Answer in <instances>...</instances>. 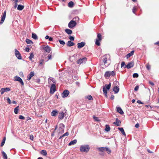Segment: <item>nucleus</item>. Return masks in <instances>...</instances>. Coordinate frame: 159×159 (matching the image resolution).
<instances>
[{
  "label": "nucleus",
  "instance_id": "nucleus-11",
  "mask_svg": "<svg viewBox=\"0 0 159 159\" xmlns=\"http://www.w3.org/2000/svg\"><path fill=\"white\" fill-rule=\"evenodd\" d=\"M15 55L16 57L18 59H21L22 58V57L19 52L16 49H15Z\"/></svg>",
  "mask_w": 159,
  "mask_h": 159
},
{
  "label": "nucleus",
  "instance_id": "nucleus-55",
  "mask_svg": "<svg viewBox=\"0 0 159 159\" xmlns=\"http://www.w3.org/2000/svg\"><path fill=\"white\" fill-rule=\"evenodd\" d=\"M146 67L148 70H149L150 69V67L148 64H147L146 65Z\"/></svg>",
  "mask_w": 159,
  "mask_h": 159
},
{
  "label": "nucleus",
  "instance_id": "nucleus-34",
  "mask_svg": "<svg viewBox=\"0 0 159 159\" xmlns=\"http://www.w3.org/2000/svg\"><path fill=\"white\" fill-rule=\"evenodd\" d=\"M110 128L109 126L107 125H106L105 130L107 132H108L110 130Z\"/></svg>",
  "mask_w": 159,
  "mask_h": 159
},
{
  "label": "nucleus",
  "instance_id": "nucleus-26",
  "mask_svg": "<svg viewBox=\"0 0 159 159\" xmlns=\"http://www.w3.org/2000/svg\"><path fill=\"white\" fill-rule=\"evenodd\" d=\"M77 142L76 139H74L72 141H71L69 144V146L74 145Z\"/></svg>",
  "mask_w": 159,
  "mask_h": 159
},
{
  "label": "nucleus",
  "instance_id": "nucleus-30",
  "mask_svg": "<svg viewBox=\"0 0 159 159\" xmlns=\"http://www.w3.org/2000/svg\"><path fill=\"white\" fill-rule=\"evenodd\" d=\"M24 8V6L21 5H19L17 7V9L21 11L23 10Z\"/></svg>",
  "mask_w": 159,
  "mask_h": 159
},
{
  "label": "nucleus",
  "instance_id": "nucleus-44",
  "mask_svg": "<svg viewBox=\"0 0 159 159\" xmlns=\"http://www.w3.org/2000/svg\"><path fill=\"white\" fill-rule=\"evenodd\" d=\"M44 60L43 59H41L39 62V66H40V65L43 64V63Z\"/></svg>",
  "mask_w": 159,
  "mask_h": 159
},
{
  "label": "nucleus",
  "instance_id": "nucleus-21",
  "mask_svg": "<svg viewBox=\"0 0 159 159\" xmlns=\"http://www.w3.org/2000/svg\"><path fill=\"white\" fill-rule=\"evenodd\" d=\"M64 127H65V125L63 124H60V127H59V129L60 131L62 132H64Z\"/></svg>",
  "mask_w": 159,
  "mask_h": 159
},
{
  "label": "nucleus",
  "instance_id": "nucleus-56",
  "mask_svg": "<svg viewBox=\"0 0 159 159\" xmlns=\"http://www.w3.org/2000/svg\"><path fill=\"white\" fill-rule=\"evenodd\" d=\"M25 51L27 52H29L30 50V48L29 47H26L25 48Z\"/></svg>",
  "mask_w": 159,
  "mask_h": 159
},
{
  "label": "nucleus",
  "instance_id": "nucleus-45",
  "mask_svg": "<svg viewBox=\"0 0 159 159\" xmlns=\"http://www.w3.org/2000/svg\"><path fill=\"white\" fill-rule=\"evenodd\" d=\"M93 118L96 121H100L99 120V119L98 118V117L93 116Z\"/></svg>",
  "mask_w": 159,
  "mask_h": 159
},
{
  "label": "nucleus",
  "instance_id": "nucleus-37",
  "mask_svg": "<svg viewBox=\"0 0 159 159\" xmlns=\"http://www.w3.org/2000/svg\"><path fill=\"white\" fill-rule=\"evenodd\" d=\"M68 6L69 7H73L74 6V3H73V2H72V1L68 3Z\"/></svg>",
  "mask_w": 159,
  "mask_h": 159
},
{
  "label": "nucleus",
  "instance_id": "nucleus-2",
  "mask_svg": "<svg viewBox=\"0 0 159 159\" xmlns=\"http://www.w3.org/2000/svg\"><path fill=\"white\" fill-rule=\"evenodd\" d=\"M90 149V147L88 145H82L80 147V151L81 152H88Z\"/></svg>",
  "mask_w": 159,
  "mask_h": 159
},
{
  "label": "nucleus",
  "instance_id": "nucleus-58",
  "mask_svg": "<svg viewBox=\"0 0 159 159\" xmlns=\"http://www.w3.org/2000/svg\"><path fill=\"white\" fill-rule=\"evenodd\" d=\"M19 75L21 77H24V75L22 72H20L19 73Z\"/></svg>",
  "mask_w": 159,
  "mask_h": 159
},
{
  "label": "nucleus",
  "instance_id": "nucleus-23",
  "mask_svg": "<svg viewBox=\"0 0 159 159\" xmlns=\"http://www.w3.org/2000/svg\"><path fill=\"white\" fill-rule=\"evenodd\" d=\"M66 44L68 47H71L75 45L74 43L72 42V41H69L66 43Z\"/></svg>",
  "mask_w": 159,
  "mask_h": 159
},
{
  "label": "nucleus",
  "instance_id": "nucleus-17",
  "mask_svg": "<svg viewBox=\"0 0 159 159\" xmlns=\"http://www.w3.org/2000/svg\"><path fill=\"white\" fill-rule=\"evenodd\" d=\"M121 121L118 118H116V121L114 122L113 124L114 125H116L117 126H120L121 124Z\"/></svg>",
  "mask_w": 159,
  "mask_h": 159
},
{
  "label": "nucleus",
  "instance_id": "nucleus-63",
  "mask_svg": "<svg viewBox=\"0 0 159 159\" xmlns=\"http://www.w3.org/2000/svg\"><path fill=\"white\" fill-rule=\"evenodd\" d=\"M149 83L150 84H151V85L152 86H153L154 85V84L152 82H151V81H149Z\"/></svg>",
  "mask_w": 159,
  "mask_h": 159
},
{
  "label": "nucleus",
  "instance_id": "nucleus-52",
  "mask_svg": "<svg viewBox=\"0 0 159 159\" xmlns=\"http://www.w3.org/2000/svg\"><path fill=\"white\" fill-rule=\"evenodd\" d=\"M132 56V55L130 53L128 54L126 56V57L127 58H128L129 57H130L131 56Z\"/></svg>",
  "mask_w": 159,
  "mask_h": 159
},
{
  "label": "nucleus",
  "instance_id": "nucleus-4",
  "mask_svg": "<svg viewBox=\"0 0 159 159\" xmlns=\"http://www.w3.org/2000/svg\"><path fill=\"white\" fill-rule=\"evenodd\" d=\"M102 39V36L101 34L98 33L97 35V38L96 39L95 44L98 46H99L100 45V42Z\"/></svg>",
  "mask_w": 159,
  "mask_h": 159
},
{
  "label": "nucleus",
  "instance_id": "nucleus-18",
  "mask_svg": "<svg viewBox=\"0 0 159 159\" xmlns=\"http://www.w3.org/2000/svg\"><path fill=\"white\" fill-rule=\"evenodd\" d=\"M85 44V43L84 42H81L77 43V47L78 48H83Z\"/></svg>",
  "mask_w": 159,
  "mask_h": 159
},
{
  "label": "nucleus",
  "instance_id": "nucleus-42",
  "mask_svg": "<svg viewBox=\"0 0 159 159\" xmlns=\"http://www.w3.org/2000/svg\"><path fill=\"white\" fill-rule=\"evenodd\" d=\"M26 42L27 44H30V43H32V42L28 39H26Z\"/></svg>",
  "mask_w": 159,
  "mask_h": 159
},
{
  "label": "nucleus",
  "instance_id": "nucleus-1",
  "mask_svg": "<svg viewBox=\"0 0 159 159\" xmlns=\"http://www.w3.org/2000/svg\"><path fill=\"white\" fill-rule=\"evenodd\" d=\"M103 63L106 67L108 66L111 63L110 56L109 54H107L103 57Z\"/></svg>",
  "mask_w": 159,
  "mask_h": 159
},
{
  "label": "nucleus",
  "instance_id": "nucleus-46",
  "mask_svg": "<svg viewBox=\"0 0 159 159\" xmlns=\"http://www.w3.org/2000/svg\"><path fill=\"white\" fill-rule=\"evenodd\" d=\"M136 10V6H134L133 9L132 11L133 13L134 14H135V11Z\"/></svg>",
  "mask_w": 159,
  "mask_h": 159
},
{
  "label": "nucleus",
  "instance_id": "nucleus-33",
  "mask_svg": "<svg viewBox=\"0 0 159 159\" xmlns=\"http://www.w3.org/2000/svg\"><path fill=\"white\" fill-rule=\"evenodd\" d=\"M32 37L34 39H38V37L37 35L34 33L32 34Z\"/></svg>",
  "mask_w": 159,
  "mask_h": 159
},
{
  "label": "nucleus",
  "instance_id": "nucleus-22",
  "mask_svg": "<svg viewBox=\"0 0 159 159\" xmlns=\"http://www.w3.org/2000/svg\"><path fill=\"white\" fill-rule=\"evenodd\" d=\"M119 90V88L117 86H115L113 88V91L115 93H117Z\"/></svg>",
  "mask_w": 159,
  "mask_h": 159
},
{
  "label": "nucleus",
  "instance_id": "nucleus-3",
  "mask_svg": "<svg viewBox=\"0 0 159 159\" xmlns=\"http://www.w3.org/2000/svg\"><path fill=\"white\" fill-rule=\"evenodd\" d=\"M111 86V83H110L108 84H106L105 86V87H104L103 88V93L107 98V89L109 90Z\"/></svg>",
  "mask_w": 159,
  "mask_h": 159
},
{
  "label": "nucleus",
  "instance_id": "nucleus-31",
  "mask_svg": "<svg viewBox=\"0 0 159 159\" xmlns=\"http://www.w3.org/2000/svg\"><path fill=\"white\" fill-rule=\"evenodd\" d=\"M2 153L4 159H7V157L6 154L4 151L2 152Z\"/></svg>",
  "mask_w": 159,
  "mask_h": 159
},
{
  "label": "nucleus",
  "instance_id": "nucleus-54",
  "mask_svg": "<svg viewBox=\"0 0 159 159\" xmlns=\"http://www.w3.org/2000/svg\"><path fill=\"white\" fill-rule=\"evenodd\" d=\"M7 101L8 102L9 104H11V101L10 99L9 98H7Z\"/></svg>",
  "mask_w": 159,
  "mask_h": 159
},
{
  "label": "nucleus",
  "instance_id": "nucleus-10",
  "mask_svg": "<svg viewBox=\"0 0 159 159\" xmlns=\"http://www.w3.org/2000/svg\"><path fill=\"white\" fill-rule=\"evenodd\" d=\"M55 84H52V85L51 86L50 90V93L53 94L56 91V87Z\"/></svg>",
  "mask_w": 159,
  "mask_h": 159
},
{
  "label": "nucleus",
  "instance_id": "nucleus-40",
  "mask_svg": "<svg viewBox=\"0 0 159 159\" xmlns=\"http://www.w3.org/2000/svg\"><path fill=\"white\" fill-rule=\"evenodd\" d=\"M58 41L62 45H64L65 44V42L63 40H59Z\"/></svg>",
  "mask_w": 159,
  "mask_h": 159
},
{
  "label": "nucleus",
  "instance_id": "nucleus-29",
  "mask_svg": "<svg viewBox=\"0 0 159 159\" xmlns=\"http://www.w3.org/2000/svg\"><path fill=\"white\" fill-rule=\"evenodd\" d=\"M66 32L68 34H70L72 33V31L68 29H66L65 30Z\"/></svg>",
  "mask_w": 159,
  "mask_h": 159
},
{
  "label": "nucleus",
  "instance_id": "nucleus-8",
  "mask_svg": "<svg viewBox=\"0 0 159 159\" xmlns=\"http://www.w3.org/2000/svg\"><path fill=\"white\" fill-rule=\"evenodd\" d=\"M48 85L51 86L52 84H56V81L54 79L50 77L48 79Z\"/></svg>",
  "mask_w": 159,
  "mask_h": 159
},
{
  "label": "nucleus",
  "instance_id": "nucleus-51",
  "mask_svg": "<svg viewBox=\"0 0 159 159\" xmlns=\"http://www.w3.org/2000/svg\"><path fill=\"white\" fill-rule=\"evenodd\" d=\"M125 66V62L124 61H123L121 63V67L122 68L123 66L124 67Z\"/></svg>",
  "mask_w": 159,
  "mask_h": 159
},
{
  "label": "nucleus",
  "instance_id": "nucleus-41",
  "mask_svg": "<svg viewBox=\"0 0 159 159\" xmlns=\"http://www.w3.org/2000/svg\"><path fill=\"white\" fill-rule=\"evenodd\" d=\"M69 38L70 39V41H73L74 40V37L73 36L70 35L69 37Z\"/></svg>",
  "mask_w": 159,
  "mask_h": 159
},
{
  "label": "nucleus",
  "instance_id": "nucleus-36",
  "mask_svg": "<svg viewBox=\"0 0 159 159\" xmlns=\"http://www.w3.org/2000/svg\"><path fill=\"white\" fill-rule=\"evenodd\" d=\"M19 107H16L14 109V112L15 114H17L18 112Z\"/></svg>",
  "mask_w": 159,
  "mask_h": 159
},
{
  "label": "nucleus",
  "instance_id": "nucleus-24",
  "mask_svg": "<svg viewBox=\"0 0 159 159\" xmlns=\"http://www.w3.org/2000/svg\"><path fill=\"white\" fill-rule=\"evenodd\" d=\"M64 117V113L63 111H61L60 112L59 115V118L62 120L63 119Z\"/></svg>",
  "mask_w": 159,
  "mask_h": 159
},
{
  "label": "nucleus",
  "instance_id": "nucleus-9",
  "mask_svg": "<svg viewBox=\"0 0 159 159\" xmlns=\"http://www.w3.org/2000/svg\"><path fill=\"white\" fill-rule=\"evenodd\" d=\"M87 58L86 57H84L80 58L77 60V63L78 64H81L85 63L87 61Z\"/></svg>",
  "mask_w": 159,
  "mask_h": 159
},
{
  "label": "nucleus",
  "instance_id": "nucleus-7",
  "mask_svg": "<svg viewBox=\"0 0 159 159\" xmlns=\"http://www.w3.org/2000/svg\"><path fill=\"white\" fill-rule=\"evenodd\" d=\"M14 80L15 81H18L22 85H24V83L22 79L19 76L16 75L14 77Z\"/></svg>",
  "mask_w": 159,
  "mask_h": 159
},
{
  "label": "nucleus",
  "instance_id": "nucleus-38",
  "mask_svg": "<svg viewBox=\"0 0 159 159\" xmlns=\"http://www.w3.org/2000/svg\"><path fill=\"white\" fill-rule=\"evenodd\" d=\"M34 54L33 52L31 53L30 54V56L29 57V59L31 61L32 60V59L34 57Z\"/></svg>",
  "mask_w": 159,
  "mask_h": 159
},
{
  "label": "nucleus",
  "instance_id": "nucleus-48",
  "mask_svg": "<svg viewBox=\"0 0 159 159\" xmlns=\"http://www.w3.org/2000/svg\"><path fill=\"white\" fill-rule=\"evenodd\" d=\"M73 78L75 80H78V77L77 75H75L73 77Z\"/></svg>",
  "mask_w": 159,
  "mask_h": 159
},
{
  "label": "nucleus",
  "instance_id": "nucleus-64",
  "mask_svg": "<svg viewBox=\"0 0 159 159\" xmlns=\"http://www.w3.org/2000/svg\"><path fill=\"white\" fill-rule=\"evenodd\" d=\"M114 96L113 95H111V99L112 100H113L114 99Z\"/></svg>",
  "mask_w": 159,
  "mask_h": 159
},
{
  "label": "nucleus",
  "instance_id": "nucleus-47",
  "mask_svg": "<svg viewBox=\"0 0 159 159\" xmlns=\"http://www.w3.org/2000/svg\"><path fill=\"white\" fill-rule=\"evenodd\" d=\"M110 74H111V75H112V76H114L115 75V71H110Z\"/></svg>",
  "mask_w": 159,
  "mask_h": 159
},
{
  "label": "nucleus",
  "instance_id": "nucleus-32",
  "mask_svg": "<svg viewBox=\"0 0 159 159\" xmlns=\"http://www.w3.org/2000/svg\"><path fill=\"white\" fill-rule=\"evenodd\" d=\"M41 153L43 155L46 156L47 155V152L45 150H43L41 151Z\"/></svg>",
  "mask_w": 159,
  "mask_h": 159
},
{
  "label": "nucleus",
  "instance_id": "nucleus-35",
  "mask_svg": "<svg viewBox=\"0 0 159 159\" xmlns=\"http://www.w3.org/2000/svg\"><path fill=\"white\" fill-rule=\"evenodd\" d=\"M5 140H6V138L5 137H4L3 138V140L1 142V144L0 145V146L1 147H2L4 145L5 143Z\"/></svg>",
  "mask_w": 159,
  "mask_h": 159
},
{
  "label": "nucleus",
  "instance_id": "nucleus-62",
  "mask_svg": "<svg viewBox=\"0 0 159 159\" xmlns=\"http://www.w3.org/2000/svg\"><path fill=\"white\" fill-rule=\"evenodd\" d=\"M135 127H136V128H138L139 127V124L137 123L135 125Z\"/></svg>",
  "mask_w": 159,
  "mask_h": 159
},
{
  "label": "nucleus",
  "instance_id": "nucleus-25",
  "mask_svg": "<svg viewBox=\"0 0 159 159\" xmlns=\"http://www.w3.org/2000/svg\"><path fill=\"white\" fill-rule=\"evenodd\" d=\"M58 113V111L56 110H53L51 112V116H55Z\"/></svg>",
  "mask_w": 159,
  "mask_h": 159
},
{
  "label": "nucleus",
  "instance_id": "nucleus-6",
  "mask_svg": "<svg viewBox=\"0 0 159 159\" xmlns=\"http://www.w3.org/2000/svg\"><path fill=\"white\" fill-rule=\"evenodd\" d=\"M77 25L75 21L72 20L69 22L68 24V26L69 28L72 29L74 27Z\"/></svg>",
  "mask_w": 159,
  "mask_h": 159
},
{
  "label": "nucleus",
  "instance_id": "nucleus-57",
  "mask_svg": "<svg viewBox=\"0 0 159 159\" xmlns=\"http://www.w3.org/2000/svg\"><path fill=\"white\" fill-rule=\"evenodd\" d=\"M30 139L31 140H33L34 139V137L32 135H31L30 136Z\"/></svg>",
  "mask_w": 159,
  "mask_h": 159
},
{
  "label": "nucleus",
  "instance_id": "nucleus-19",
  "mask_svg": "<svg viewBox=\"0 0 159 159\" xmlns=\"http://www.w3.org/2000/svg\"><path fill=\"white\" fill-rule=\"evenodd\" d=\"M34 75V71L31 72L29 75L27 76V80H30L31 78Z\"/></svg>",
  "mask_w": 159,
  "mask_h": 159
},
{
  "label": "nucleus",
  "instance_id": "nucleus-13",
  "mask_svg": "<svg viewBox=\"0 0 159 159\" xmlns=\"http://www.w3.org/2000/svg\"><path fill=\"white\" fill-rule=\"evenodd\" d=\"M69 92L67 90H65L62 93V97L63 98L67 97L69 94Z\"/></svg>",
  "mask_w": 159,
  "mask_h": 159
},
{
  "label": "nucleus",
  "instance_id": "nucleus-53",
  "mask_svg": "<svg viewBox=\"0 0 159 159\" xmlns=\"http://www.w3.org/2000/svg\"><path fill=\"white\" fill-rule=\"evenodd\" d=\"M139 86L138 85L136 86L135 87L134 89V90L135 91H137L139 89Z\"/></svg>",
  "mask_w": 159,
  "mask_h": 159
},
{
  "label": "nucleus",
  "instance_id": "nucleus-14",
  "mask_svg": "<svg viewBox=\"0 0 159 159\" xmlns=\"http://www.w3.org/2000/svg\"><path fill=\"white\" fill-rule=\"evenodd\" d=\"M10 89L9 88H2L0 90V92L2 94H3L5 92H7L10 91Z\"/></svg>",
  "mask_w": 159,
  "mask_h": 159
},
{
  "label": "nucleus",
  "instance_id": "nucleus-28",
  "mask_svg": "<svg viewBox=\"0 0 159 159\" xmlns=\"http://www.w3.org/2000/svg\"><path fill=\"white\" fill-rule=\"evenodd\" d=\"M110 71H106L104 75L105 77H109L111 75L110 74Z\"/></svg>",
  "mask_w": 159,
  "mask_h": 159
},
{
  "label": "nucleus",
  "instance_id": "nucleus-16",
  "mask_svg": "<svg viewBox=\"0 0 159 159\" xmlns=\"http://www.w3.org/2000/svg\"><path fill=\"white\" fill-rule=\"evenodd\" d=\"M43 49L48 53H49L51 50V48L48 45L43 47Z\"/></svg>",
  "mask_w": 159,
  "mask_h": 159
},
{
  "label": "nucleus",
  "instance_id": "nucleus-43",
  "mask_svg": "<svg viewBox=\"0 0 159 159\" xmlns=\"http://www.w3.org/2000/svg\"><path fill=\"white\" fill-rule=\"evenodd\" d=\"M139 76V75L137 73H134L133 75L134 78H137Z\"/></svg>",
  "mask_w": 159,
  "mask_h": 159
},
{
  "label": "nucleus",
  "instance_id": "nucleus-12",
  "mask_svg": "<svg viewBox=\"0 0 159 159\" xmlns=\"http://www.w3.org/2000/svg\"><path fill=\"white\" fill-rule=\"evenodd\" d=\"M134 62L133 61H131L129 62L127 65H125L124 68H127L128 69H130L132 67L134 66Z\"/></svg>",
  "mask_w": 159,
  "mask_h": 159
},
{
  "label": "nucleus",
  "instance_id": "nucleus-50",
  "mask_svg": "<svg viewBox=\"0 0 159 159\" xmlns=\"http://www.w3.org/2000/svg\"><path fill=\"white\" fill-rule=\"evenodd\" d=\"M19 118L20 119L24 120L25 119V117L22 115H20L19 116Z\"/></svg>",
  "mask_w": 159,
  "mask_h": 159
},
{
  "label": "nucleus",
  "instance_id": "nucleus-61",
  "mask_svg": "<svg viewBox=\"0 0 159 159\" xmlns=\"http://www.w3.org/2000/svg\"><path fill=\"white\" fill-rule=\"evenodd\" d=\"M48 58L49 60L50 59L52 58V56L51 55L49 54L48 56Z\"/></svg>",
  "mask_w": 159,
  "mask_h": 159
},
{
  "label": "nucleus",
  "instance_id": "nucleus-60",
  "mask_svg": "<svg viewBox=\"0 0 159 159\" xmlns=\"http://www.w3.org/2000/svg\"><path fill=\"white\" fill-rule=\"evenodd\" d=\"M48 39L50 41H52L53 40V38L51 37H50Z\"/></svg>",
  "mask_w": 159,
  "mask_h": 159
},
{
  "label": "nucleus",
  "instance_id": "nucleus-20",
  "mask_svg": "<svg viewBox=\"0 0 159 159\" xmlns=\"http://www.w3.org/2000/svg\"><path fill=\"white\" fill-rule=\"evenodd\" d=\"M116 111L121 115H122L124 114L123 111L120 107H116Z\"/></svg>",
  "mask_w": 159,
  "mask_h": 159
},
{
  "label": "nucleus",
  "instance_id": "nucleus-49",
  "mask_svg": "<svg viewBox=\"0 0 159 159\" xmlns=\"http://www.w3.org/2000/svg\"><path fill=\"white\" fill-rule=\"evenodd\" d=\"M69 135V133L68 132H66V133H65L64 134H63L62 135V137H64L65 136H68V135Z\"/></svg>",
  "mask_w": 159,
  "mask_h": 159
},
{
  "label": "nucleus",
  "instance_id": "nucleus-39",
  "mask_svg": "<svg viewBox=\"0 0 159 159\" xmlns=\"http://www.w3.org/2000/svg\"><path fill=\"white\" fill-rule=\"evenodd\" d=\"M86 98L89 100H92L93 99L92 96L91 95L88 96L86 97Z\"/></svg>",
  "mask_w": 159,
  "mask_h": 159
},
{
  "label": "nucleus",
  "instance_id": "nucleus-5",
  "mask_svg": "<svg viewBox=\"0 0 159 159\" xmlns=\"http://www.w3.org/2000/svg\"><path fill=\"white\" fill-rule=\"evenodd\" d=\"M98 150L102 152L106 151L108 154H110L111 152V150L108 148L107 147L99 148Z\"/></svg>",
  "mask_w": 159,
  "mask_h": 159
},
{
  "label": "nucleus",
  "instance_id": "nucleus-15",
  "mask_svg": "<svg viewBox=\"0 0 159 159\" xmlns=\"http://www.w3.org/2000/svg\"><path fill=\"white\" fill-rule=\"evenodd\" d=\"M6 11H5L3 13L2 16V17L1 19V21L0 22V24H2L3 23V22L5 20V19L6 18Z\"/></svg>",
  "mask_w": 159,
  "mask_h": 159
},
{
  "label": "nucleus",
  "instance_id": "nucleus-27",
  "mask_svg": "<svg viewBox=\"0 0 159 159\" xmlns=\"http://www.w3.org/2000/svg\"><path fill=\"white\" fill-rule=\"evenodd\" d=\"M118 129L120 131L121 133L124 135L126 136L125 133L123 128L119 127L118 128Z\"/></svg>",
  "mask_w": 159,
  "mask_h": 159
},
{
  "label": "nucleus",
  "instance_id": "nucleus-59",
  "mask_svg": "<svg viewBox=\"0 0 159 159\" xmlns=\"http://www.w3.org/2000/svg\"><path fill=\"white\" fill-rule=\"evenodd\" d=\"M137 102L138 103H139V104H143V102H141V101H140V100H138V101H137Z\"/></svg>",
  "mask_w": 159,
  "mask_h": 159
}]
</instances>
